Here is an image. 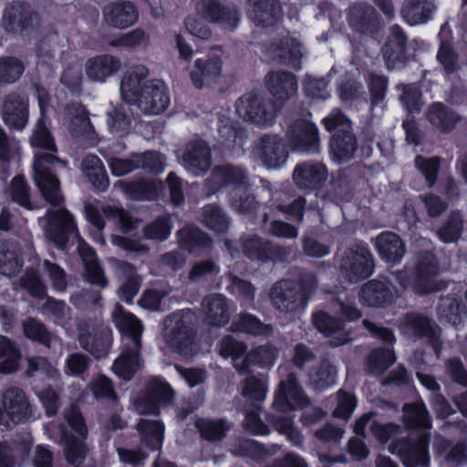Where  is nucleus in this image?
Here are the masks:
<instances>
[{
  "mask_svg": "<svg viewBox=\"0 0 467 467\" xmlns=\"http://www.w3.org/2000/svg\"><path fill=\"white\" fill-rule=\"evenodd\" d=\"M41 118L31 139L34 147L41 150L36 153L34 162V179L43 199L52 206L44 217L39 219L44 236L59 249H65L69 237L80 240L75 219L64 206V196L60 190V182L55 174L56 165H65L54 153L57 147L47 129L43 107L40 103Z\"/></svg>",
  "mask_w": 467,
  "mask_h": 467,
  "instance_id": "f257e3e1",
  "label": "nucleus"
},
{
  "mask_svg": "<svg viewBox=\"0 0 467 467\" xmlns=\"http://www.w3.org/2000/svg\"><path fill=\"white\" fill-rule=\"evenodd\" d=\"M212 180L218 187H229L230 204L239 213H247L255 208L256 202L249 191V178L239 166L223 165L214 169Z\"/></svg>",
  "mask_w": 467,
  "mask_h": 467,
  "instance_id": "f03ea898",
  "label": "nucleus"
},
{
  "mask_svg": "<svg viewBox=\"0 0 467 467\" xmlns=\"http://www.w3.org/2000/svg\"><path fill=\"white\" fill-rule=\"evenodd\" d=\"M196 12L201 16H190L185 21L187 30L192 36L208 39L212 36V31L204 22L210 19L221 23L224 28L233 30L239 23V14L236 10L222 7L216 0H193Z\"/></svg>",
  "mask_w": 467,
  "mask_h": 467,
  "instance_id": "7ed1b4c3",
  "label": "nucleus"
},
{
  "mask_svg": "<svg viewBox=\"0 0 467 467\" xmlns=\"http://www.w3.org/2000/svg\"><path fill=\"white\" fill-rule=\"evenodd\" d=\"M36 407L20 388L10 387L0 395V425L12 428L36 419Z\"/></svg>",
  "mask_w": 467,
  "mask_h": 467,
  "instance_id": "20e7f679",
  "label": "nucleus"
},
{
  "mask_svg": "<svg viewBox=\"0 0 467 467\" xmlns=\"http://www.w3.org/2000/svg\"><path fill=\"white\" fill-rule=\"evenodd\" d=\"M64 418L72 431L78 435L77 438L68 433L64 425L59 426L61 441L65 445L66 458L70 464L78 467L83 463L88 453V448L84 441L88 435V429L77 405L67 408L64 411Z\"/></svg>",
  "mask_w": 467,
  "mask_h": 467,
  "instance_id": "39448f33",
  "label": "nucleus"
},
{
  "mask_svg": "<svg viewBox=\"0 0 467 467\" xmlns=\"http://www.w3.org/2000/svg\"><path fill=\"white\" fill-rule=\"evenodd\" d=\"M439 274V268L431 253L426 252L417 257L416 267L412 279L408 278L407 271L400 273L397 280L405 288H411L419 294H427L439 289L434 277Z\"/></svg>",
  "mask_w": 467,
  "mask_h": 467,
  "instance_id": "423d86ee",
  "label": "nucleus"
},
{
  "mask_svg": "<svg viewBox=\"0 0 467 467\" xmlns=\"http://www.w3.org/2000/svg\"><path fill=\"white\" fill-rule=\"evenodd\" d=\"M235 110L240 118L259 126L275 122L278 109L275 102L263 96L248 93L237 99Z\"/></svg>",
  "mask_w": 467,
  "mask_h": 467,
  "instance_id": "0eeeda50",
  "label": "nucleus"
},
{
  "mask_svg": "<svg viewBox=\"0 0 467 467\" xmlns=\"http://www.w3.org/2000/svg\"><path fill=\"white\" fill-rule=\"evenodd\" d=\"M80 347L96 358L108 355L112 345V331L103 322L82 321L78 325Z\"/></svg>",
  "mask_w": 467,
  "mask_h": 467,
  "instance_id": "6e6552de",
  "label": "nucleus"
},
{
  "mask_svg": "<svg viewBox=\"0 0 467 467\" xmlns=\"http://www.w3.org/2000/svg\"><path fill=\"white\" fill-rule=\"evenodd\" d=\"M167 341L171 348L181 355L189 358L199 351L198 344L192 338L190 317L173 314L166 320Z\"/></svg>",
  "mask_w": 467,
  "mask_h": 467,
  "instance_id": "1a4fd4ad",
  "label": "nucleus"
},
{
  "mask_svg": "<svg viewBox=\"0 0 467 467\" xmlns=\"http://www.w3.org/2000/svg\"><path fill=\"white\" fill-rule=\"evenodd\" d=\"M286 138L294 150L315 153L318 150L317 127L306 118L291 115L286 119Z\"/></svg>",
  "mask_w": 467,
  "mask_h": 467,
  "instance_id": "9d476101",
  "label": "nucleus"
},
{
  "mask_svg": "<svg viewBox=\"0 0 467 467\" xmlns=\"http://www.w3.org/2000/svg\"><path fill=\"white\" fill-rule=\"evenodd\" d=\"M340 270L351 283L368 277L373 271L372 254L364 244H355L344 254Z\"/></svg>",
  "mask_w": 467,
  "mask_h": 467,
  "instance_id": "9b49d317",
  "label": "nucleus"
},
{
  "mask_svg": "<svg viewBox=\"0 0 467 467\" xmlns=\"http://www.w3.org/2000/svg\"><path fill=\"white\" fill-rule=\"evenodd\" d=\"M307 401L295 376L289 374L286 379L280 381L275 392L273 407L276 411L289 412L303 408Z\"/></svg>",
  "mask_w": 467,
  "mask_h": 467,
  "instance_id": "f8f14e48",
  "label": "nucleus"
},
{
  "mask_svg": "<svg viewBox=\"0 0 467 467\" xmlns=\"http://www.w3.org/2000/svg\"><path fill=\"white\" fill-rule=\"evenodd\" d=\"M429 438L422 435L416 442L398 441L393 442L389 451L398 454L405 467H428L430 455L428 451Z\"/></svg>",
  "mask_w": 467,
  "mask_h": 467,
  "instance_id": "ddd939ff",
  "label": "nucleus"
},
{
  "mask_svg": "<svg viewBox=\"0 0 467 467\" xmlns=\"http://www.w3.org/2000/svg\"><path fill=\"white\" fill-rule=\"evenodd\" d=\"M3 20L6 30L14 33L35 28L39 24L38 14L29 5L19 1L5 6Z\"/></svg>",
  "mask_w": 467,
  "mask_h": 467,
  "instance_id": "4468645a",
  "label": "nucleus"
},
{
  "mask_svg": "<svg viewBox=\"0 0 467 467\" xmlns=\"http://www.w3.org/2000/svg\"><path fill=\"white\" fill-rule=\"evenodd\" d=\"M146 90V67H130L123 75L120 82V94L124 101L140 108Z\"/></svg>",
  "mask_w": 467,
  "mask_h": 467,
  "instance_id": "2eb2a0df",
  "label": "nucleus"
},
{
  "mask_svg": "<svg viewBox=\"0 0 467 467\" xmlns=\"http://www.w3.org/2000/svg\"><path fill=\"white\" fill-rule=\"evenodd\" d=\"M1 116L9 129L22 130L28 121L27 100L16 92L8 93L3 99Z\"/></svg>",
  "mask_w": 467,
  "mask_h": 467,
  "instance_id": "dca6fc26",
  "label": "nucleus"
},
{
  "mask_svg": "<svg viewBox=\"0 0 467 467\" xmlns=\"http://www.w3.org/2000/svg\"><path fill=\"white\" fill-rule=\"evenodd\" d=\"M269 297L272 305L283 313L296 312L306 304L303 295L290 281L275 283L270 289Z\"/></svg>",
  "mask_w": 467,
  "mask_h": 467,
  "instance_id": "f3484780",
  "label": "nucleus"
},
{
  "mask_svg": "<svg viewBox=\"0 0 467 467\" xmlns=\"http://www.w3.org/2000/svg\"><path fill=\"white\" fill-rule=\"evenodd\" d=\"M112 322L123 337V344L142 347L143 324L133 314L126 312L123 306L116 304L111 314Z\"/></svg>",
  "mask_w": 467,
  "mask_h": 467,
  "instance_id": "a211bd4d",
  "label": "nucleus"
},
{
  "mask_svg": "<svg viewBox=\"0 0 467 467\" xmlns=\"http://www.w3.org/2000/svg\"><path fill=\"white\" fill-rule=\"evenodd\" d=\"M103 21L111 27L124 29L134 25L139 17L136 6L130 1L108 4L102 10Z\"/></svg>",
  "mask_w": 467,
  "mask_h": 467,
  "instance_id": "6ab92c4d",
  "label": "nucleus"
},
{
  "mask_svg": "<svg viewBox=\"0 0 467 467\" xmlns=\"http://www.w3.org/2000/svg\"><path fill=\"white\" fill-rule=\"evenodd\" d=\"M182 164L194 175L206 172L211 167V150L207 143L202 140H194L188 143Z\"/></svg>",
  "mask_w": 467,
  "mask_h": 467,
  "instance_id": "aec40b11",
  "label": "nucleus"
},
{
  "mask_svg": "<svg viewBox=\"0 0 467 467\" xmlns=\"http://www.w3.org/2000/svg\"><path fill=\"white\" fill-rule=\"evenodd\" d=\"M293 179L297 187L314 191L320 188L327 179V170L319 162L306 161L296 165Z\"/></svg>",
  "mask_w": 467,
  "mask_h": 467,
  "instance_id": "412c9836",
  "label": "nucleus"
},
{
  "mask_svg": "<svg viewBox=\"0 0 467 467\" xmlns=\"http://www.w3.org/2000/svg\"><path fill=\"white\" fill-rule=\"evenodd\" d=\"M403 329L410 337H426L437 357H439L441 342L440 341L437 327L430 319L416 314L407 315Z\"/></svg>",
  "mask_w": 467,
  "mask_h": 467,
  "instance_id": "4be33fe9",
  "label": "nucleus"
},
{
  "mask_svg": "<svg viewBox=\"0 0 467 467\" xmlns=\"http://www.w3.org/2000/svg\"><path fill=\"white\" fill-rule=\"evenodd\" d=\"M254 154L268 168L280 167L285 162L287 157L285 146L276 135L262 136L254 149Z\"/></svg>",
  "mask_w": 467,
  "mask_h": 467,
  "instance_id": "5701e85b",
  "label": "nucleus"
},
{
  "mask_svg": "<svg viewBox=\"0 0 467 467\" xmlns=\"http://www.w3.org/2000/svg\"><path fill=\"white\" fill-rule=\"evenodd\" d=\"M312 323L320 333L332 338L330 341L332 346H341L352 339L345 328V323L332 318L326 312H315L312 316Z\"/></svg>",
  "mask_w": 467,
  "mask_h": 467,
  "instance_id": "b1692460",
  "label": "nucleus"
},
{
  "mask_svg": "<svg viewBox=\"0 0 467 467\" xmlns=\"http://www.w3.org/2000/svg\"><path fill=\"white\" fill-rule=\"evenodd\" d=\"M265 84L271 95L282 103L292 99L297 92L296 77L285 71H272L265 77Z\"/></svg>",
  "mask_w": 467,
  "mask_h": 467,
  "instance_id": "393cba45",
  "label": "nucleus"
},
{
  "mask_svg": "<svg viewBox=\"0 0 467 467\" xmlns=\"http://www.w3.org/2000/svg\"><path fill=\"white\" fill-rule=\"evenodd\" d=\"M202 308L209 324L223 327L229 322L234 304L222 294H213L203 299Z\"/></svg>",
  "mask_w": 467,
  "mask_h": 467,
  "instance_id": "a878e982",
  "label": "nucleus"
},
{
  "mask_svg": "<svg viewBox=\"0 0 467 467\" xmlns=\"http://www.w3.org/2000/svg\"><path fill=\"white\" fill-rule=\"evenodd\" d=\"M140 349L141 347L123 344L121 354L112 365L113 372L124 380H130L143 365V358L140 355Z\"/></svg>",
  "mask_w": 467,
  "mask_h": 467,
  "instance_id": "bb28decb",
  "label": "nucleus"
},
{
  "mask_svg": "<svg viewBox=\"0 0 467 467\" xmlns=\"http://www.w3.org/2000/svg\"><path fill=\"white\" fill-rule=\"evenodd\" d=\"M376 249L388 264L396 265L401 261L406 253V248L400 237L392 232H383L374 240Z\"/></svg>",
  "mask_w": 467,
  "mask_h": 467,
  "instance_id": "cd10ccee",
  "label": "nucleus"
},
{
  "mask_svg": "<svg viewBox=\"0 0 467 467\" xmlns=\"http://www.w3.org/2000/svg\"><path fill=\"white\" fill-rule=\"evenodd\" d=\"M121 67L119 57L109 54L96 56L87 60L85 70L87 76L95 82H104Z\"/></svg>",
  "mask_w": 467,
  "mask_h": 467,
  "instance_id": "c85d7f7f",
  "label": "nucleus"
},
{
  "mask_svg": "<svg viewBox=\"0 0 467 467\" xmlns=\"http://www.w3.org/2000/svg\"><path fill=\"white\" fill-rule=\"evenodd\" d=\"M175 400L171 386L160 378L148 381V415L157 413L160 409L170 406Z\"/></svg>",
  "mask_w": 467,
  "mask_h": 467,
  "instance_id": "c756f323",
  "label": "nucleus"
},
{
  "mask_svg": "<svg viewBox=\"0 0 467 467\" xmlns=\"http://www.w3.org/2000/svg\"><path fill=\"white\" fill-rule=\"evenodd\" d=\"M222 76V62L217 57L198 58L191 71V78L196 88H202L216 82Z\"/></svg>",
  "mask_w": 467,
  "mask_h": 467,
  "instance_id": "7c9ffc66",
  "label": "nucleus"
},
{
  "mask_svg": "<svg viewBox=\"0 0 467 467\" xmlns=\"http://www.w3.org/2000/svg\"><path fill=\"white\" fill-rule=\"evenodd\" d=\"M250 16L265 27L275 26L282 16L279 0H250Z\"/></svg>",
  "mask_w": 467,
  "mask_h": 467,
  "instance_id": "2f4dec72",
  "label": "nucleus"
},
{
  "mask_svg": "<svg viewBox=\"0 0 467 467\" xmlns=\"http://www.w3.org/2000/svg\"><path fill=\"white\" fill-rule=\"evenodd\" d=\"M439 36L441 47L437 54V59L442 66L446 78H453L458 75L462 67L449 42L451 32L446 24L441 26Z\"/></svg>",
  "mask_w": 467,
  "mask_h": 467,
  "instance_id": "473e14b6",
  "label": "nucleus"
},
{
  "mask_svg": "<svg viewBox=\"0 0 467 467\" xmlns=\"http://www.w3.org/2000/svg\"><path fill=\"white\" fill-rule=\"evenodd\" d=\"M244 252L249 258L257 260H282L287 254L285 249L275 247L257 236L245 240L244 243Z\"/></svg>",
  "mask_w": 467,
  "mask_h": 467,
  "instance_id": "72a5a7b5",
  "label": "nucleus"
},
{
  "mask_svg": "<svg viewBox=\"0 0 467 467\" xmlns=\"http://www.w3.org/2000/svg\"><path fill=\"white\" fill-rule=\"evenodd\" d=\"M435 9L433 0H405L401 15L408 24L414 26L426 23Z\"/></svg>",
  "mask_w": 467,
  "mask_h": 467,
  "instance_id": "f704fd0d",
  "label": "nucleus"
},
{
  "mask_svg": "<svg viewBox=\"0 0 467 467\" xmlns=\"http://www.w3.org/2000/svg\"><path fill=\"white\" fill-rule=\"evenodd\" d=\"M20 248L16 242L0 241V274L8 277L17 275L22 269L19 258Z\"/></svg>",
  "mask_w": 467,
  "mask_h": 467,
  "instance_id": "c9c22d12",
  "label": "nucleus"
},
{
  "mask_svg": "<svg viewBox=\"0 0 467 467\" xmlns=\"http://www.w3.org/2000/svg\"><path fill=\"white\" fill-rule=\"evenodd\" d=\"M171 104V94L167 85L160 79L148 84V114H161Z\"/></svg>",
  "mask_w": 467,
  "mask_h": 467,
  "instance_id": "e433bc0d",
  "label": "nucleus"
},
{
  "mask_svg": "<svg viewBox=\"0 0 467 467\" xmlns=\"http://www.w3.org/2000/svg\"><path fill=\"white\" fill-rule=\"evenodd\" d=\"M359 296L363 304L378 306L389 303L393 293L387 283L372 280L363 285Z\"/></svg>",
  "mask_w": 467,
  "mask_h": 467,
  "instance_id": "4c0bfd02",
  "label": "nucleus"
},
{
  "mask_svg": "<svg viewBox=\"0 0 467 467\" xmlns=\"http://www.w3.org/2000/svg\"><path fill=\"white\" fill-rule=\"evenodd\" d=\"M82 171L96 190L105 192L108 189L109 181L99 157L87 155L82 161Z\"/></svg>",
  "mask_w": 467,
  "mask_h": 467,
  "instance_id": "58836bf2",
  "label": "nucleus"
},
{
  "mask_svg": "<svg viewBox=\"0 0 467 467\" xmlns=\"http://www.w3.org/2000/svg\"><path fill=\"white\" fill-rule=\"evenodd\" d=\"M350 24L358 31L371 33L379 25V15L371 5L359 4L351 9Z\"/></svg>",
  "mask_w": 467,
  "mask_h": 467,
  "instance_id": "ea45409f",
  "label": "nucleus"
},
{
  "mask_svg": "<svg viewBox=\"0 0 467 467\" xmlns=\"http://www.w3.org/2000/svg\"><path fill=\"white\" fill-rule=\"evenodd\" d=\"M356 150L357 141L352 131L333 135L330 142V152L335 161L341 163L350 160Z\"/></svg>",
  "mask_w": 467,
  "mask_h": 467,
  "instance_id": "a19ab883",
  "label": "nucleus"
},
{
  "mask_svg": "<svg viewBox=\"0 0 467 467\" xmlns=\"http://www.w3.org/2000/svg\"><path fill=\"white\" fill-rule=\"evenodd\" d=\"M241 393L246 401L251 403L252 407L257 408L267 397V381L263 378L249 375L243 382Z\"/></svg>",
  "mask_w": 467,
  "mask_h": 467,
  "instance_id": "79ce46f5",
  "label": "nucleus"
},
{
  "mask_svg": "<svg viewBox=\"0 0 467 467\" xmlns=\"http://www.w3.org/2000/svg\"><path fill=\"white\" fill-rule=\"evenodd\" d=\"M428 119L436 130L447 132L455 127L459 116L442 103H434L429 109Z\"/></svg>",
  "mask_w": 467,
  "mask_h": 467,
  "instance_id": "37998d69",
  "label": "nucleus"
},
{
  "mask_svg": "<svg viewBox=\"0 0 467 467\" xmlns=\"http://www.w3.org/2000/svg\"><path fill=\"white\" fill-rule=\"evenodd\" d=\"M276 56L295 69L301 68V57L306 54L304 46L296 38L286 36L276 47Z\"/></svg>",
  "mask_w": 467,
  "mask_h": 467,
  "instance_id": "c03bdc74",
  "label": "nucleus"
},
{
  "mask_svg": "<svg viewBox=\"0 0 467 467\" xmlns=\"http://www.w3.org/2000/svg\"><path fill=\"white\" fill-rule=\"evenodd\" d=\"M438 314L441 320L457 327L463 322L466 316L465 306L456 297H442L438 307Z\"/></svg>",
  "mask_w": 467,
  "mask_h": 467,
  "instance_id": "a18cd8bd",
  "label": "nucleus"
},
{
  "mask_svg": "<svg viewBox=\"0 0 467 467\" xmlns=\"http://www.w3.org/2000/svg\"><path fill=\"white\" fill-rule=\"evenodd\" d=\"M0 358H5L0 363V372L9 374L18 368L21 353L16 343L5 336H0Z\"/></svg>",
  "mask_w": 467,
  "mask_h": 467,
  "instance_id": "49530a36",
  "label": "nucleus"
},
{
  "mask_svg": "<svg viewBox=\"0 0 467 467\" xmlns=\"http://www.w3.org/2000/svg\"><path fill=\"white\" fill-rule=\"evenodd\" d=\"M404 422L408 428L429 430L431 418L423 402L405 405L403 408Z\"/></svg>",
  "mask_w": 467,
  "mask_h": 467,
  "instance_id": "de8ad7c7",
  "label": "nucleus"
},
{
  "mask_svg": "<svg viewBox=\"0 0 467 467\" xmlns=\"http://www.w3.org/2000/svg\"><path fill=\"white\" fill-rule=\"evenodd\" d=\"M41 272L55 291L62 293L67 290L68 276L64 268L58 264L49 259H44Z\"/></svg>",
  "mask_w": 467,
  "mask_h": 467,
  "instance_id": "09e8293b",
  "label": "nucleus"
},
{
  "mask_svg": "<svg viewBox=\"0 0 467 467\" xmlns=\"http://www.w3.org/2000/svg\"><path fill=\"white\" fill-rule=\"evenodd\" d=\"M196 427L202 438L218 441L224 438L231 429V423L223 419H200Z\"/></svg>",
  "mask_w": 467,
  "mask_h": 467,
  "instance_id": "8fccbe9b",
  "label": "nucleus"
},
{
  "mask_svg": "<svg viewBox=\"0 0 467 467\" xmlns=\"http://www.w3.org/2000/svg\"><path fill=\"white\" fill-rule=\"evenodd\" d=\"M69 111L71 123L70 133L75 137H86L88 140L95 138V130L88 119V112L83 108H74Z\"/></svg>",
  "mask_w": 467,
  "mask_h": 467,
  "instance_id": "3c124183",
  "label": "nucleus"
},
{
  "mask_svg": "<svg viewBox=\"0 0 467 467\" xmlns=\"http://www.w3.org/2000/svg\"><path fill=\"white\" fill-rule=\"evenodd\" d=\"M337 369L328 361L323 360L318 367L310 373V383L318 390L328 388L336 383Z\"/></svg>",
  "mask_w": 467,
  "mask_h": 467,
  "instance_id": "603ef678",
  "label": "nucleus"
},
{
  "mask_svg": "<svg viewBox=\"0 0 467 467\" xmlns=\"http://www.w3.org/2000/svg\"><path fill=\"white\" fill-rule=\"evenodd\" d=\"M22 60L15 57H0V83L13 84L16 82L25 71Z\"/></svg>",
  "mask_w": 467,
  "mask_h": 467,
  "instance_id": "864d4df0",
  "label": "nucleus"
},
{
  "mask_svg": "<svg viewBox=\"0 0 467 467\" xmlns=\"http://www.w3.org/2000/svg\"><path fill=\"white\" fill-rule=\"evenodd\" d=\"M395 355L389 348L373 351L368 358V369L372 375L382 374L395 362Z\"/></svg>",
  "mask_w": 467,
  "mask_h": 467,
  "instance_id": "5fc2aeb1",
  "label": "nucleus"
},
{
  "mask_svg": "<svg viewBox=\"0 0 467 467\" xmlns=\"http://www.w3.org/2000/svg\"><path fill=\"white\" fill-rule=\"evenodd\" d=\"M146 165V157L143 154L132 155L130 159L110 158L109 166L115 176H124L129 172L139 168H144Z\"/></svg>",
  "mask_w": 467,
  "mask_h": 467,
  "instance_id": "6e6d98bb",
  "label": "nucleus"
},
{
  "mask_svg": "<svg viewBox=\"0 0 467 467\" xmlns=\"http://www.w3.org/2000/svg\"><path fill=\"white\" fill-rule=\"evenodd\" d=\"M232 329L233 331L245 332L255 336L272 333L271 326L263 324L257 317L249 314L241 316L239 321L234 322Z\"/></svg>",
  "mask_w": 467,
  "mask_h": 467,
  "instance_id": "4d7b16f0",
  "label": "nucleus"
},
{
  "mask_svg": "<svg viewBox=\"0 0 467 467\" xmlns=\"http://www.w3.org/2000/svg\"><path fill=\"white\" fill-rule=\"evenodd\" d=\"M180 244L182 248L193 252L197 246H207L211 240L195 226H187L179 232Z\"/></svg>",
  "mask_w": 467,
  "mask_h": 467,
  "instance_id": "13d9d810",
  "label": "nucleus"
},
{
  "mask_svg": "<svg viewBox=\"0 0 467 467\" xmlns=\"http://www.w3.org/2000/svg\"><path fill=\"white\" fill-rule=\"evenodd\" d=\"M83 262L85 265L84 275L88 282L99 285L100 288H105L108 285V280L92 251L83 257Z\"/></svg>",
  "mask_w": 467,
  "mask_h": 467,
  "instance_id": "bf43d9fd",
  "label": "nucleus"
},
{
  "mask_svg": "<svg viewBox=\"0 0 467 467\" xmlns=\"http://www.w3.org/2000/svg\"><path fill=\"white\" fill-rule=\"evenodd\" d=\"M23 330L26 337L49 347L51 335L37 319L29 317L23 322Z\"/></svg>",
  "mask_w": 467,
  "mask_h": 467,
  "instance_id": "052dcab7",
  "label": "nucleus"
},
{
  "mask_svg": "<svg viewBox=\"0 0 467 467\" xmlns=\"http://www.w3.org/2000/svg\"><path fill=\"white\" fill-rule=\"evenodd\" d=\"M202 221L207 227L216 232L225 231L229 223L224 213L213 204L203 208Z\"/></svg>",
  "mask_w": 467,
  "mask_h": 467,
  "instance_id": "680f3d73",
  "label": "nucleus"
},
{
  "mask_svg": "<svg viewBox=\"0 0 467 467\" xmlns=\"http://www.w3.org/2000/svg\"><path fill=\"white\" fill-rule=\"evenodd\" d=\"M462 230V216L459 212L451 213L448 221L439 231V237L444 243L456 241Z\"/></svg>",
  "mask_w": 467,
  "mask_h": 467,
  "instance_id": "e2e57ef3",
  "label": "nucleus"
},
{
  "mask_svg": "<svg viewBox=\"0 0 467 467\" xmlns=\"http://www.w3.org/2000/svg\"><path fill=\"white\" fill-rule=\"evenodd\" d=\"M323 124L328 131L342 134L352 131V121L339 109H333L323 119Z\"/></svg>",
  "mask_w": 467,
  "mask_h": 467,
  "instance_id": "0e129e2a",
  "label": "nucleus"
},
{
  "mask_svg": "<svg viewBox=\"0 0 467 467\" xmlns=\"http://www.w3.org/2000/svg\"><path fill=\"white\" fill-rule=\"evenodd\" d=\"M116 267L120 271L130 275L128 280L119 288V292L122 298L126 302L130 303L131 302L133 296L139 292L140 282L138 281L137 277L132 275L133 267L130 264L123 261H116Z\"/></svg>",
  "mask_w": 467,
  "mask_h": 467,
  "instance_id": "69168bd1",
  "label": "nucleus"
},
{
  "mask_svg": "<svg viewBox=\"0 0 467 467\" xmlns=\"http://www.w3.org/2000/svg\"><path fill=\"white\" fill-rule=\"evenodd\" d=\"M120 189L133 200H144L146 196V177L144 172L130 181L119 182Z\"/></svg>",
  "mask_w": 467,
  "mask_h": 467,
  "instance_id": "338daca9",
  "label": "nucleus"
},
{
  "mask_svg": "<svg viewBox=\"0 0 467 467\" xmlns=\"http://www.w3.org/2000/svg\"><path fill=\"white\" fill-rule=\"evenodd\" d=\"M278 356L277 348L273 346L259 347L245 357L247 363H259L261 366H272Z\"/></svg>",
  "mask_w": 467,
  "mask_h": 467,
  "instance_id": "774afa93",
  "label": "nucleus"
}]
</instances>
